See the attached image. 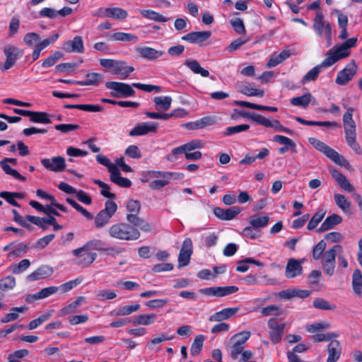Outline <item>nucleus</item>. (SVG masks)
Segmentation results:
<instances>
[{
    "mask_svg": "<svg viewBox=\"0 0 362 362\" xmlns=\"http://www.w3.org/2000/svg\"><path fill=\"white\" fill-rule=\"evenodd\" d=\"M357 38L352 37L348 39L339 46H334L329 49L325 59L322 63L311 70H310L302 78L301 83L305 84L311 81L315 80L322 68H327L333 65L337 61L344 59L350 55L349 49L356 46Z\"/></svg>",
    "mask_w": 362,
    "mask_h": 362,
    "instance_id": "f257e3e1",
    "label": "nucleus"
},
{
    "mask_svg": "<svg viewBox=\"0 0 362 362\" xmlns=\"http://www.w3.org/2000/svg\"><path fill=\"white\" fill-rule=\"evenodd\" d=\"M108 233L110 237L122 240H135L141 235L138 228L127 223L113 224L109 228Z\"/></svg>",
    "mask_w": 362,
    "mask_h": 362,
    "instance_id": "f03ea898",
    "label": "nucleus"
},
{
    "mask_svg": "<svg viewBox=\"0 0 362 362\" xmlns=\"http://www.w3.org/2000/svg\"><path fill=\"white\" fill-rule=\"evenodd\" d=\"M313 28L319 37H324L327 41V47H330L332 44V27L329 22L325 20L322 11H317L313 19Z\"/></svg>",
    "mask_w": 362,
    "mask_h": 362,
    "instance_id": "7ed1b4c3",
    "label": "nucleus"
},
{
    "mask_svg": "<svg viewBox=\"0 0 362 362\" xmlns=\"http://www.w3.org/2000/svg\"><path fill=\"white\" fill-rule=\"evenodd\" d=\"M308 141L315 149L324 153L334 163L341 166H346L349 164L348 161L340 156L335 150L319 139L310 137L308 139Z\"/></svg>",
    "mask_w": 362,
    "mask_h": 362,
    "instance_id": "20e7f679",
    "label": "nucleus"
},
{
    "mask_svg": "<svg viewBox=\"0 0 362 362\" xmlns=\"http://www.w3.org/2000/svg\"><path fill=\"white\" fill-rule=\"evenodd\" d=\"M105 87L112 90L110 95L114 98H127L135 95V90L133 89L132 86L127 83L107 81L105 83Z\"/></svg>",
    "mask_w": 362,
    "mask_h": 362,
    "instance_id": "39448f33",
    "label": "nucleus"
},
{
    "mask_svg": "<svg viewBox=\"0 0 362 362\" xmlns=\"http://www.w3.org/2000/svg\"><path fill=\"white\" fill-rule=\"evenodd\" d=\"M250 335L251 332L250 331H243L235 334L230 339V343L232 344L230 356L233 359H236L243 352L245 344L249 339Z\"/></svg>",
    "mask_w": 362,
    "mask_h": 362,
    "instance_id": "423d86ee",
    "label": "nucleus"
},
{
    "mask_svg": "<svg viewBox=\"0 0 362 362\" xmlns=\"http://www.w3.org/2000/svg\"><path fill=\"white\" fill-rule=\"evenodd\" d=\"M269 339L272 344H278L281 339L286 328V323H279L276 317L268 320Z\"/></svg>",
    "mask_w": 362,
    "mask_h": 362,
    "instance_id": "0eeeda50",
    "label": "nucleus"
},
{
    "mask_svg": "<svg viewBox=\"0 0 362 362\" xmlns=\"http://www.w3.org/2000/svg\"><path fill=\"white\" fill-rule=\"evenodd\" d=\"M72 253L76 257V264L82 267H89L97 257L95 252H90L88 249H83V246L74 250Z\"/></svg>",
    "mask_w": 362,
    "mask_h": 362,
    "instance_id": "6e6552de",
    "label": "nucleus"
},
{
    "mask_svg": "<svg viewBox=\"0 0 362 362\" xmlns=\"http://www.w3.org/2000/svg\"><path fill=\"white\" fill-rule=\"evenodd\" d=\"M357 72V66L354 62L349 63L344 69L339 71L335 82L344 86L350 81Z\"/></svg>",
    "mask_w": 362,
    "mask_h": 362,
    "instance_id": "1a4fd4ad",
    "label": "nucleus"
},
{
    "mask_svg": "<svg viewBox=\"0 0 362 362\" xmlns=\"http://www.w3.org/2000/svg\"><path fill=\"white\" fill-rule=\"evenodd\" d=\"M41 163L45 168L54 172H61L66 168L65 160L62 156L53 157L52 159L43 158Z\"/></svg>",
    "mask_w": 362,
    "mask_h": 362,
    "instance_id": "9d476101",
    "label": "nucleus"
},
{
    "mask_svg": "<svg viewBox=\"0 0 362 362\" xmlns=\"http://www.w3.org/2000/svg\"><path fill=\"white\" fill-rule=\"evenodd\" d=\"M98 16L100 17H107V18H112L115 19H125L128 13L127 11L119 8V7H112V8H100L98 11Z\"/></svg>",
    "mask_w": 362,
    "mask_h": 362,
    "instance_id": "9b49d317",
    "label": "nucleus"
},
{
    "mask_svg": "<svg viewBox=\"0 0 362 362\" xmlns=\"http://www.w3.org/2000/svg\"><path fill=\"white\" fill-rule=\"evenodd\" d=\"M158 124L156 122H142L134 127L129 132V136H141L149 132H156Z\"/></svg>",
    "mask_w": 362,
    "mask_h": 362,
    "instance_id": "f8f14e48",
    "label": "nucleus"
},
{
    "mask_svg": "<svg viewBox=\"0 0 362 362\" xmlns=\"http://www.w3.org/2000/svg\"><path fill=\"white\" fill-rule=\"evenodd\" d=\"M352 112L353 109L349 108L343 116L346 139L350 137H356V124L355 122L352 119Z\"/></svg>",
    "mask_w": 362,
    "mask_h": 362,
    "instance_id": "ddd939ff",
    "label": "nucleus"
},
{
    "mask_svg": "<svg viewBox=\"0 0 362 362\" xmlns=\"http://www.w3.org/2000/svg\"><path fill=\"white\" fill-rule=\"evenodd\" d=\"M6 57L5 63L4 64V70H8L15 64L18 57L23 55V52L16 47H8L4 49Z\"/></svg>",
    "mask_w": 362,
    "mask_h": 362,
    "instance_id": "4468645a",
    "label": "nucleus"
},
{
    "mask_svg": "<svg viewBox=\"0 0 362 362\" xmlns=\"http://www.w3.org/2000/svg\"><path fill=\"white\" fill-rule=\"evenodd\" d=\"M241 210L238 206L230 207L227 209H223L220 207H216L214 209V215L225 221H229L233 219L237 215L240 213Z\"/></svg>",
    "mask_w": 362,
    "mask_h": 362,
    "instance_id": "2eb2a0df",
    "label": "nucleus"
},
{
    "mask_svg": "<svg viewBox=\"0 0 362 362\" xmlns=\"http://www.w3.org/2000/svg\"><path fill=\"white\" fill-rule=\"evenodd\" d=\"M211 35L210 31L192 32L182 37V40L192 44L202 43L207 40Z\"/></svg>",
    "mask_w": 362,
    "mask_h": 362,
    "instance_id": "dca6fc26",
    "label": "nucleus"
},
{
    "mask_svg": "<svg viewBox=\"0 0 362 362\" xmlns=\"http://www.w3.org/2000/svg\"><path fill=\"white\" fill-rule=\"evenodd\" d=\"M63 49L68 53L76 52L83 53L84 45L81 36H75L72 40H68L63 45Z\"/></svg>",
    "mask_w": 362,
    "mask_h": 362,
    "instance_id": "f3484780",
    "label": "nucleus"
},
{
    "mask_svg": "<svg viewBox=\"0 0 362 362\" xmlns=\"http://www.w3.org/2000/svg\"><path fill=\"white\" fill-rule=\"evenodd\" d=\"M134 71V68L132 66H128L125 62L116 60L112 73L115 75H120L121 79H125Z\"/></svg>",
    "mask_w": 362,
    "mask_h": 362,
    "instance_id": "a211bd4d",
    "label": "nucleus"
},
{
    "mask_svg": "<svg viewBox=\"0 0 362 362\" xmlns=\"http://www.w3.org/2000/svg\"><path fill=\"white\" fill-rule=\"evenodd\" d=\"M127 221L136 228H140L144 232H150L153 227L150 223L144 221V219L138 216V214H127Z\"/></svg>",
    "mask_w": 362,
    "mask_h": 362,
    "instance_id": "6ab92c4d",
    "label": "nucleus"
},
{
    "mask_svg": "<svg viewBox=\"0 0 362 362\" xmlns=\"http://www.w3.org/2000/svg\"><path fill=\"white\" fill-rule=\"evenodd\" d=\"M127 221L136 228H140L144 232H150L153 227L150 223L144 221V219L138 216V214H127Z\"/></svg>",
    "mask_w": 362,
    "mask_h": 362,
    "instance_id": "aec40b11",
    "label": "nucleus"
},
{
    "mask_svg": "<svg viewBox=\"0 0 362 362\" xmlns=\"http://www.w3.org/2000/svg\"><path fill=\"white\" fill-rule=\"evenodd\" d=\"M303 272V267L300 260L295 259H288L285 271V276L288 278H294L300 275Z\"/></svg>",
    "mask_w": 362,
    "mask_h": 362,
    "instance_id": "412c9836",
    "label": "nucleus"
},
{
    "mask_svg": "<svg viewBox=\"0 0 362 362\" xmlns=\"http://www.w3.org/2000/svg\"><path fill=\"white\" fill-rule=\"evenodd\" d=\"M136 52L141 57L148 60H156L165 54L162 50H157L150 47H136Z\"/></svg>",
    "mask_w": 362,
    "mask_h": 362,
    "instance_id": "4be33fe9",
    "label": "nucleus"
},
{
    "mask_svg": "<svg viewBox=\"0 0 362 362\" xmlns=\"http://www.w3.org/2000/svg\"><path fill=\"white\" fill-rule=\"evenodd\" d=\"M53 274L52 267L47 265H42L27 276L29 281H34L49 277Z\"/></svg>",
    "mask_w": 362,
    "mask_h": 362,
    "instance_id": "5701e85b",
    "label": "nucleus"
},
{
    "mask_svg": "<svg viewBox=\"0 0 362 362\" xmlns=\"http://www.w3.org/2000/svg\"><path fill=\"white\" fill-rule=\"evenodd\" d=\"M239 308H228L221 310V311L216 312L214 315L209 317V321L211 322H221L227 320L234 315L238 310Z\"/></svg>",
    "mask_w": 362,
    "mask_h": 362,
    "instance_id": "b1692460",
    "label": "nucleus"
},
{
    "mask_svg": "<svg viewBox=\"0 0 362 362\" xmlns=\"http://www.w3.org/2000/svg\"><path fill=\"white\" fill-rule=\"evenodd\" d=\"M341 221L342 218L339 215L333 214L325 218L320 227L317 229V232L322 233L332 229L335 226L341 223Z\"/></svg>",
    "mask_w": 362,
    "mask_h": 362,
    "instance_id": "393cba45",
    "label": "nucleus"
},
{
    "mask_svg": "<svg viewBox=\"0 0 362 362\" xmlns=\"http://www.w3.org/2000/svg\"><path fill=\"white\" fill-rule=\"evenodd\" d=\"M184 65L195 74H200L202 77L209 76V71L202 67L199 62L196 59H187L184 62Z\"/></svg>",
    "mask_w": 362,
    "mask_h": 362,
    "instance_id": "a878e982",
    "label": "nucleus"
},
{
    "mask_svg": "<svg viewBox=\"0 0 362 362\" xmlns=\"http://www.w3.org/2000/svg\"><path fill=\"white\" fill-rule=\"evenodd\" d=\"M328 358L327 362H337L341 356V346L339 341H332L327 346Z\"/></svg>",
    "mask_w": 362,
    "mask_h": 362,
    "instance_id": "bb28decb",
    "label": "nucleus"
},
{
    "mask_svg": "<svg viewBox=\"0 0 362 362\" xmlns=\"http://www.w3.org/2000/svg\"><path fill=\"white\" fill-rule=\"evenodd\" d=\"M110 180L121 187L128 188L132 185L130 180L121 176L120 171L117 167L110 173Z\"/></svg>",
    "mask_w": 362,
    "mask_h": 362,
    "instance_id": "cd10ccee",
    "label": "nucleus"
},
{
    "mask_svg": "<svg viewBox=\"0 0 362 362\" xmlns=\"http://www.w3.org/2000/svg\"><path fill=\"white\" fill-rule=\"evenodd\" d=\"M239 91L247 96L262 97L264 95V90L255 88L252 84L250 83L241 84L239 87Z\"/></svg>",
    "mask_w": 362,
    "mask_h": 362,
    "instance_id": "c85d7f7f",
    "label": "nucleus"
},
{
    "mask_svg": "<svg viewBox=\"0 0 362 362\" xmlns=\"http://www.w3.org/2000/svg\"><path fill=\"white\" fill-rule=\"evenodd\" d=\"M342 247L340 245H335L332 248L325 251L323 255L320 258L322 263H329L336 262L337 253L341 252Z\"/></svg>",
    "mask_w": 362,
    "mask_h": 362,
    "instance_id": "c756f323",
    "label": "nucleus"
},
{
    "mask_svg": "<svg viewBox=\"0 0 362 362\" xmlns=\"http://www.w3.org/2000/svg\"><path fill=\"white\" fill-rule=\"evenodd\" d=\"M140 308V305L136 303L132 305H124L112 310L110 315L112 317L124 316L130 315Z\"/></svg>",
    "mask_w": 362,
    "mask_h": 362,
    "instance_id": "7c9ffc66",
    "label": "nucleus"
},
{
    "mask_svg": "<svg viewBox=\"0 0 362 362\" xmlns=\"http://www.w3.org/2000/svg\"><path fill=\"white\" fill-rule=\"evenodd\" d=\"M156 317L157 315L155 313L138 315L134 317L132 323L134 326L149 325L155 322Z\"/></svg>",
    "mask_w": 362,
    "mask_h": 362,
    "instance_id": "2f4dec72",
    "label": "nucleus"
},
{
    "mask_svg": "<svg viewBox=\"0 0 362 362\" xmlns=\"http://www.w3.org/2000/svg\"><path fill=\"white\" fill-rule=\"evenodd\" d=\"M155 108L158 111H167L170 109L172 98L170 96H157L153 98Z\"/></svg>",
    "mask_w": 362,
    "mask_h": 362,
    "instance_id": "473e14b6",
    "label": "nucleus"
},
{
    "mask_svg": "<svg viewBox=\"0 0 362 362\" xmlns=\"http://www.w3.org/2000/svg\"><path fill=\"white\" fill-rule=\"evenodd\" d=\"M85 300L84 296H79L78 298L69 304L68 305L64 307L59 311V316L64 317L69 314L74 313L76 311L77 308Z\"/></svg>",
    "mask_w": 362,
    "mask_h": 362,
    "instance_id": "72a5a7b5",
    "label": "nucleus"
},
{
    "mask_svg": "<svg viewBox=\"0 0 362 362\" xmlns=\"http://www.w3.org/2000/svg\"><path fill=\"white\" fill-rule=\"evenodd\" d=\"M291 56V52L288 49H284L279 54H273L270 59L267 63V66L269 68L274 67L283 62Z\"/></svg>",
    "mask_w": 362,
    "mask_h": 362,
    "instance_id": "f704fd0d",
    "label": "nucleus"
},
{
    "mask_svg": "<svg viewBox=\"0 0 362 362\" xmlns=\"http://www.w3.org/2000/svg\"><path fill=\"white\" fill-rule=\"evenodd\" d=\"M65 108L67 109H78L88 112H102L104 110L103 106L98 105H90V104H76V105H65Z\"/></svg>",
    "mask_w": 362,
    "mask_h": 362,
    "instance_id": "c9c22d12",
    "label": "nucleus"
},
{
    "mask_svg": "<svg viewBox=\"0 0 362 362\" xmlns=\"http://www.w3.org/2000/svg\"><path fill=\"white\" fill-rule=\"evenodd\" d=\"M30 121L35 123L50 124L51 119L47 113L45 112H30Z\"/></svg>",
    "mask_w": 362,
    "mask_h": 362,
    "instance_id": "e433bc0d",
    "label": "nucleus"
},
{
    "mask_svg": "<svg viewBox=\"0 0 362 362\" xmlns=\"http://www.w3.org/2000/svg\"><path fill=\"white\" fill-rule=\"evenodd\" d=\"M23 197L21 192H10L3 191L0 192V197L5 199L8 203L12 206L20 207V204L16 201V198L22 199Z\"/></svg>",
    "mask_w": 362,
    "mask_h": 362,
    "instance_id": "4c0bfd02",
    "label": "nucleus"
},
{
    "mask_svg": "<svg viewBox=\"0 0 362 362\" xmlns=\"http://www.w3.org/2000/svg\"><path fill=\"white\" fill-rule=\"evenodd\" d=\"M313 306L322 310H334L337 308L334 303H332L322 298H316L313 302Z\"/></svg>",
    "mask_w": 362,
    "mask_h": 362,
    "instance_id": "58836bf2",
    "label": "nucleus"
},
{
    "mask_svg": "<svg viewBox=\"0 0 362 362\" xmlns=\"http://www.w3.org/2000/svg\"><path fill=\"white\" fill-rule=\"evenodd\" d=\"M87 80L78 83L80 86H98L103 80V76L99 73H88L86 74Z\"/></svg>",
    "mask_w": 362,
    "mask_h": 362,
    "instance_id": "ea45409f",
    "label": "nucleus"
},
{
    "mask_svg": "<svg viewBox=\"0 0 362 362\" xmlns=\"http://www.w3.org/2000/svg\"><path fill=\"white\" fill-rule=\"evenodd\" d=\"M269 221V217L268 216H252L250 218V224L255 228L260 230L262 228L266 227Z\"/></svg>",
    "mask_w": 362,
    "mask_h": 362,
    "instance_id": "a19ab883",
    "label": "nucleus"
},
{
    "mask_svg": "<svg viewBox=\"0 0 362 362\" xmlns=\"http://www.w3.org/2000/svg\"><path fill=\"white\" fill-rule=\"evenodd\" d=\"M141 13L145 18L156 22L165 23L170 20L169 18L165 17L160 13L150 9L143 10L141 11Z\"/></svg>",
    "mask_w": 362,
    "mask_h": 362,
    "instance_id": "79ce46f5",
    "label": "nucleus"
},
{
    "mask_svg": "<svg viewBox=\"0 0 362 362\" xmlns=\"http://www.w3.org/2000/svg\"><path fill=\"white\" fill-rule=\"evenodd\" d=\"M204 340L205 337L202 334L195 337L190 348V354L192 356H196L200 354L203 348Z\"/></svg>",
    "mask_w": 362,
    "mask_h": 362,
    "instance_id": "37998d69",
    "label": "nucleus"
},
{
    "mask_svg": "<svg viewBox=\"0 0 362 362\" xmlns=\"http://www.w3.org/2000/svg\"><path fill=\"white\" fill-rule=\"evenodd\" d=\"M312 98L313 96L310 93H306L299 97L293 98L291 100V103L293 105L305 108L308 106L309 103L311 102Z\"/></svg>",
    "mask_w": 362,
    "mask_h": 362,
    "instance_id": "c03bdc74",
    "label": "nucleus"
},
{
    "mask_svg": "<svg viewBox=\"0 0 362 362\" xmlns=\"http://www.w3.org/2000/svg\"><path fill=\"white\" fill-rule=\"evenodd\" d=\"M352 286L354 292L360 295L362 293V275L359 269L354 272L352 276Z\"/></svg>",
    "mask_w": 362,
    "mask_h": 362,
    "instance_id": "a18cd8bd",
    "label": "nucleus"
},
{
    "mask_svg": "<svg viewBox=\"0 0 362 362\" xmlns=\"http://www.w3.org/2000/svg\"><path fill=\"white\" fill-rule=\"evenodd\" d=\"M325 214L326 211H325L324 209H319L310 220L307 226V228L309 230L315 229L317 227V226L322 221V220L325 217Z\"/></svg>",
    "mask_w": 362,
    "mask_h": 362,
    "instance_id": "49530a36",
    "label": "nucleus"
},
{
    "mask_svg": "<svg viewBox=\"0 0 362 362\" xmlns=\"http://www.w3.org/2000/svg\"><path fill=\"white\" fill-rule=\"evenodd\" d=\"M63 57L64 54L62 52L59 51L54 52L42 62V66L44 68L51 67L54 66Z\"/></svg>",
    "mask_w": 362,
    "mask_h": 362,
    "instance_id": "de8ad7c7",
    "label": "nucleus"
},
{
    "mask_svg": "<svg viewBox=\"0 0 362 362\" xmlns=\"http://www.w3.org/2000/svg\"><path fill=\"white\" fill-rule=\"evenodd\" d=\"M105 243L99 239H93L87 242L83 245V249H88V250H98L99 252H103L105 250Z\"/></svg>",
    "mask_w": 362,
    "mask_h": 362,
    "instance_id": "09e8293b",
    "label": "nucleus"
},
{
    "mask_svg": "<svg viewBox=\"0 0 362 362\" xmlns=\"http://www.w3.org/2000/svg\"><path fill=\"white\" fill-rule=\"evenodd\" d=\"M334 201L336 204L344 211L349 212L350 210L351 203L344 195L336 194L334 195Z\"/></svg>",
    "mask_w": 362,
    "mask_h": 362,
    "instance_id": "8fccbe9b",
    "label": "nucleus"
},
{
    "mask_svg": "<svg viewBox=\"0 0 362 362\" xmlns=\"http://www.w3.org/2000/svg\"><path fill=\"white\" fill-rule=\"evenodd\" d=\"M30 265V262L28 259L20 261L18 264H12L10 267V271L14 274H18L25 271Z\"/></svg>",
    "mask_w": 362,
    "mask_h": 362,
    "instance_id": "3c124183",
    "label": "nucleus"
},
{
    "mask_svg": "<svg viewBox=\"0 0 362 362\" xmlns=\"http://www.w3.org/2000/svg\"><path fill=\"white\" fill-rule=\"evenodd\" d=\"M242 235L251 240L259 238L262 235L261 230L254 228L251 225L245 227L242 232Z\"/></svg>",
    "mask_w": 362,
    "mask_h": 362,
    "instance_id": "603ef678",
    "label": "nucleus"
},
{
    "mask_svg": "<svg viewBox=\"0 0 362 362\" xmlns=\"http://www.w3.org/2000/svg\"><path fill=\"white\" fill-rule=\"evenodd\" d=\"M250 129V125L247 124H238L235 126L227 127L223 132L224 136H231L243 132H245Z\"/></svg>",
    "mask_w": 362,
    "mask_h": 362,
    "instance_id": "864d4df0",
    "label": "nucleus"
},
{
    "mask_svg": "<svg viewBox=\"0 0 362 362\" xmlns=\"http://www.w3.org/2000/svg\"><path fill=\"white\" fill-rule=\"evenodd\" d=\"M111 39L115 41L130 42L138 40V37L131 33L118 32L112 35Z\"/></svg>",
    "mask_w": 362,
    "mask_h": 362,
    "instance_id": "5fc2aeb1",
    "label": "nucleus"
},
{
    "mask_svg": "<svg viewBox=\"0 0 362 362\" xmlns=\"http://www.w3.org/2000/svg\"><path fill=\"white\" fill-rule=\"evenodd\" d=\"M261 313L263 316L270 315H280L283 313V310L281 307L276 305H270L267 307L262 308Z\"/></svg>",
    "mask_w": 362,
    "mask_h": 362,
    "instance_id": "6e6d98bb",
    "label": "nucleus"
},
{
    "mask_svg": "<svg viewBox=\"0 0 362 362\" xmlns=\"http://www.w3.org/2000/svg\"><path fill=\"white\" fill-rule=\"evenodd\" d=\"M16 286V279L13 276H7L0 279V290L8 291L13 288Z\"/></svg>",
    "mask_w": 362,
    "mask_h": 362,
    "instance_id": "4d7b16f0",
    "label": "nucleus"
},
{
    "mask_svg": "<svg viewBox=\"0 0 362 362\" xmlns=\"http://www.w3.org/2000/svg\"><path fill=\"white\" fill-rule=\"evenodd\" d=\"M273 141L280 144L284 145V146L290 147L291 150L296 152L295 148L296 145L295 142L291 139L282 135H275L273 137Z\"/></svg>",
    "mask_w": 362,
    "mask_h": 362,
    "instance_id": "13d9d810",
    "label": "nucleus"
},
{
    "mask_svg": "<svg viewBox=\"0 0 362 362\" xmlns=\"http://www.w3.org/2000/svg\"><path fill=\"white\" fill-rule=\"evenodd\" d=\"M52 311H49V312L40 315L37 318L32 320L28 325L29 329H34L37 328L41 324H42L45 321L48 320L52 317Z\"/></svg>",
    "mask_w": 362,
    "mask_h": 362,
    "instance_id": "bf43d9fd",
    "label": "nucleus"
},
{
    "mask_svg": "<svg viewBox=\"0 0 362 362\" xmlns=\"http://www.w3.org/2000/svg\"><path fill=\"white\" fill-rule=\"evenodd\" d=\"M1 167L6 174L11 175L21 182L26 181L25 177L21 175L16 170L11 168L8 164L1 163Z\"/></svg>",
    "mask_w": 362,
    "mask_h": 362,
    "instance_id": "052dcab7",
    "label": "nucleus"
},
{
    "mask_svg": "<svg viewBox=\"0 0 362 362\" xmlns=\"http://www.w3.org/2000/svg\"><path fill=\"white\" fill-rule=\"evenodd\" d=\"M327 247L325 240H321L313 249V258L319 259L324 254V251Z\"/></svg>",
    "mask_w": 362,
    "mask_h": 362,
    "instance_id": "680f3d73",
    "label": "nucleus"
},
{
    "mask_svg": "<svg viewBox=\"0 0 362 362\" xmlns=\"http://www.w3.org/2000/svg\"><path fill=\"white\" fill-rule=\"evenodd\" d=\"M238 291V288L235 286L216 287V296L223 297L234 293Z\"/></svg>",
    "mask_w": 362,
    "mask_h": 362,
    "instance_id": "e2e57ef3",
    "label": "nucleus"
},
{
    "mask_svg": "<svg viewBox=\"0 0 362 362\" xmlns=\"http://www.w3.org/2000/svg\"><path fill=\"white\" fill-rule=\"evenodd\" d=\"M66 202L73 206L76 211L83 214L86 218L88 220H92L93 218V215L88 212L86 209L82 207L80 204H78L76 202L71 198H67Z\"/></svg>",
    "mask_w": 362,
    "mask_h": 362,
    "instance_id": "0e129e2a",
    "label": "nucleus"
},
{
    "mask_svg": "<svg viewBox=\"0 0 362 362\" xmlns=\"http://www.w3.org/2000/svg\"><path fill=\"white\" fill-rule=\"evenodd\" d=\"M28 250V245L21 243L16 247H14L8 256V257H21L23 254L26 253Z\"/></svg>",
    "mask_w": 362,
    "mask_h": 362,
    "instance_id": "69168bd1",
    "label": "nucleus"
},
{
    "mask_svg": "<svg viewBox=\"0 0 362 362\" xmlns=\"http://www.w3.org/2000/svg\"><path fill=\"white\" fill-rule=\"evenodd\" d=\"M116 293L110 290H100L96 293V299L99 301H105L116 298Z\"/></svg>",
    "mask_w": 362,
    "mask_h": 362,
    "instance_id": "338daca9",
    "label": "nucleus"
},
{
    "mask_svg": "<svg viewBox=\"0 0 362 362\" xmlns=\"http://www.w3.org/2000/svg\"><path fill=\"white\" fill-rule=\"evenodd\" d=\"M110 220V218L105 215L104 213L100 211L95 217V226L97 228H101L107 225Z\"/></svg>",
    "mask_w": 362,
    "mask_h": 362,
    "instance_id": "774afa93",
    "label": "nucleus"
}]
</instances>
